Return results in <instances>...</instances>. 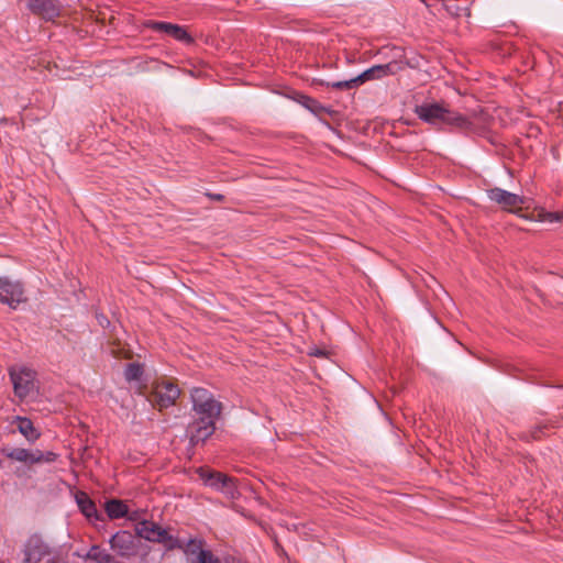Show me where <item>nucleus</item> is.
<instances>
[{
    "mask_svg": "<svg viewBox=\"0 0 563 563\" xmlns=\"http://www.w3.org/2000/svg\"><path fill=\"white\" fill-rule=\"evenodd\" d=\"M488 198L497 203L504 211L518 214L525 219L531 220V217L521 214V211L527 209L529 199L525 196H520L505 189L495 187L487 190Z\"/></svg>",
    "mask_w": 563,
    "mask_h": 563,
    "instance_id": "4",
    "label": "nucleus"
},
{
    "mask_svg": "<svg viewBox=\"0 0 563 563\" xmlns=\"http://www.w3.org/2000/svg\"><path fill=\"white\" fill-rule=\"evenodd\" d=\"M311 355H316V356H323L324 355V352L320 351V350H316L314 352H311L310 353Z\"/></svg>",
    "mask_w": 563,
    "mask_h": 563,
    "instance_id": "28",
    "label": "nucleus"
},
{
    "mask_svg": "<svg viewBox=\"0 0 563 563\" xmlns=\"http://www.w3.org/2000/svg\"><path fill=\"white\" fill-rule=\"evenodd\" d=\"M110 545L112 550L124 558L135 555L137 552L136 538L128 531L115 533L110 540Z\"/></svg>",
    "mask_w": 563,
    "mask_h": 563,
    "instance_id": "10",
    "label": "nucleus"
},
{
    "mask_svg": "<svg viewBox=\"0 0 563 563\" xmlns=\"http://www.w3.org/2000/svg\"><path fill=\"white\" fill-rule=\"evenodd\" d=\"M197 474L205 485L221 492L228 498L235 499L239 497L240 493L235 478L208 467L198 468Z\"/></svg>",
    "mask_w": 563,
    "mask_h": 563,
    "instance_id": "3",
    "label": "nucleus"
},
{
    "mask_svg": "<svg viewBox=\"0 0 563 563\" xmlns=\"http://www.w3.org/2000/svg\"><path fill=\"white\" fill-rule=\"evenodd\" d=\"M114 20V15H111L109 21L112 22Z\"/></svg>",
    "mask_w": 563,
    "mask_h": 563,
    "instance_id": "29",
    "label": "nucleus"
},
{
    "mask_svg": "<svg viewBox=\"0 0 563 563\" xmlns=\"http://www.w3.org/2000/svg\"><path fill=\"white\" fill-rule=\"evenodd\" d=\"M85 559L96 563H118L109 552L98 545H92Z\"/></svg>",
    "mask_w": 563,
    "mask_h": 563,
    "instance_id": "17",
    "label": "nucleus"
},
{
    "mask_svg": "<svg viewBox=\"0 0 563 563\" xmlns=\"http://www.w3.org/2000/svg\"><path fill=\"white\" fill-rule=\"evenodd\" d=\"M106 511L110 518H121L128 514V506L122 500L112 499L106 503Z\"/></svg>",
    "mask_w": 563,
    "mask_h": 563,
    "instance_id": "19",
    "label": "nucleus"
},
{
    "mask_svg": "<svg viewBox=\"0 0 563 563\" xmlns=\"http://www.w3.org/2000/svg\"><path fill=\"white\" fill-rule=\"evenodd\" d=\"M77 499V504L81 510V512L87 517V518H98V515H97V508H96V505L95 503L85 494V493H79L76 497Z\"/></svg>",
    "mask_w": 563,
    "mask_h": 563,
    "instance_id": "18",
    "label": "nucleus"
},
{
    "mask_svg": "<svg viewBox=\"0 0 563 563\" xmlns=\"http://www.w3.org/2000/svg\"><path fill=\"white\" fill-rule=\"evenodd\" d=\"M361 85V81L358 79V76L350 79V80H343V81H335L331 84V87L334 89L343 90V89H353Z\"/></svg>",
    "mask_w": 563,
    "mask_h": 563,
    "instance_id": "21",
    "label": "nucleus"
},
{
    "mask_svg": "<svg viewBox=\"0 0 563 563\" xmlns=\"http://www.w3.org/2000/svg\"><path fill=\"white\" fill-rule=\"evenodd\" d=\"M2 453L9 460L21 462L29 466L41 463H52L57 459V454L51 451H30L23 448L3 449Z\"/></svg>",
    "mask_w": 563,
    "mask_h": 563,
    "instance_id": "7",
    "label": "nucleus"
},
{
    "mask_svg": "<svg viewBox=\"0 0 563 563\" xmlns=\"http://www.w3.org/2000/svg\"><path fill=\"white\" fill-rule=\"evenodd\" d=\"M145 374V365L139 362H131L126 364L123 375L129 384L134 383L135 389L140 395L145 394L146 384L143 382Z\"/></svg>",
    "mask_w": 563,
    "mask_h": 563,
    "instance_id": "14",
    "label": "nucleus"
},
{
    "mask_svg": "<svg viewBox=\"0 0 563 563\" xmlns=\"http://www.w3.org/2000/svg\"><path fill=\"white\" fill-rule=\"evenodd\" d=\"M51 554L48 545L37 536L31 537L24 547V563H40Z\"/></svg>",
    "mask_w": 563,
    "mask_h": 563,
    "instance_id": "11",
    "label": "nucleus"
},
{
    "mask_svg": "<svg viewBox=\"0 0 563 563\" xmlns=\"http://www.w3.org/2000/svg\"><path fill=\"white\" fill-rule=\"evenodd\" d=\"M146 26L154 31L164 32L187 45H192L195 43L194 37L187 32V30L178 24L167 22H148Z\"/></svg>",
    "mask_w": 563,
    "mask_h": 563,
    "instance_id": "12",
    "label": "nucleus"
},
{
    "mask_svg": "<svg viewBox=\"0 0 563 563\" xmlns=\"http://www.w3.org/2000/svg\"><path fill=\"white\" fill-rule=\"evenodd\" d=\"M27 7L46 21H54L60 15V7L56 0H29Z\"/></svg>",
    "mask_w": 563,
    "mask_h": 563,
    "instance_id": "13",
    "label": "nucleus"
},
{
    "mask_svg": "<svg viewBox=\"0 0 563 563\" xmlns=\"http://www.w3.org/2000/svg\"><path fill=\"white\" fill-rule=\"evenodd\" d=\"M110 352L117 358H131V352L121 346L120 343H112Z\"/></svg>",
    "mask_w": 563,
    "mask_h": 563,
    "instance_id": "22",
    "label": "nucleus"
},
{
    "mask_svg": "<svg viewBox=\"0 0 563 563\" xmlns=\"http://www.w3.org/2000/svg\"><path fill=\"white\" fill-rule=\"evenodd\" d=\"M562 219V216L558 212H549L547 213V216L543 218V220H547V221H550V222H553V221H559Z\"/></svg>",
    "mask_w": 563,
    "mask_h": 563,
    "instance_id": "25",
    "label": "nucleus"
},
{
    "mask_svg": "<svg viewBox=\"0 0 563 563\" xmlns=\"http://www.w3.org/2000/svg\"><path fill=\"white\" fill-rule=\"evenodd\" d=\"M419 119L430 124L445 123L459 129H471L474 122L486 124L487 115L483 110L473 111L470 115H462L446 108L443 103H424L417 106L415 110Z\"/></svg>",
    "mask_w": 563,
    "mask_h": 563,
    "instance_id": "2",
    "label": "nucleus"
},
{
    "mask_svg": "<svg viewBox=\"0 0 563 563\" xmlns=\"http://www.w3.org/2000/svg\"><path fill=\"white\" fill-rule=\"evenodd\" d=\"M10 378L13 385L14 395L20 399L25 398L35 394L36 386V373L26 367H13L10 369Z\"/></svg>",
    "mask_w": 563,
    "mask_h": 563,
    "instance_id": "5",
    "label": "nucleus"
},
{
    "mask_svg": "<svg viewBox=\"0 0 563 563\" xmlns=\"http://www.w3.org/2000/svg\"><path fill=\"white\" fill-rule=\"evenodd\" d=\"M136 534L140 538L152 542H162L167 537V532L158 525L152 521H142L135 527Z\"/></svg>",
    "mask_w": 563,
    "mask_h": 563,
    "instance_id": "15",
    "label": "nucleus"
},
{
    "mask_svg": "<svg viewBox=\"0 0 563 563\" xmlns=\"http://www.w3.org/2000/svg\"><path fill=\"white\" fill-rule=\"evenodd\" d=\"M303 106L314 113H319L324 110L318 101L311 98H305Z\"/></svg>",
    "mask_w": 563,
    "mask_h": 563,
    "instance_id": "23",
    "label": "nucleus"
},
{
    "mask_svg": "<svg viewBox=\"0 0 563 563\" xmlns=\"http://www.w3.org/2000/svg\"><path fill=\"white\" fill-rule=\"evenodd\" d=\"M190 398L192 421L187 426V435L192 444H197L205 442L213 434L223 405L210 390L203 387L192 388Z\"/></svg>",
    "mask_w": 563,
    "mask_h": 563,
    "instance_id": "1",
    "label": "nucleus"
},
{
    "mask_svg": "<svg viewBox=\"0 0 563 563\" xmlns=\"http://www.w3.org/2000/svg\"><path fill=\"white\" fill-rule=\"evenodd\" d=\"M206 196L211 199V200H214V201H223L224 200V196L221 195V194H212V192H206Z\"/></svg>",
    "mask_w": 563,
    "mask_h": 563,
    "instance_id": "26",
    "label": "nucleus"
},
{
    "mask_svg": "<svg viewBox=\"0 0 563 563\" xmlns=\"http://www.w3.org/2000/svg\"><path fill=\"white\" fill-rule=\"evenodd\" d=\"M197 563H221V562L211 551L208 550L206 553H201V558L197 561Z\"/></svg>",
    "mask_w": 563,
    "mask_h": 563,
    "instance_id": "24",
    "label": "nucleus"
},
{
    "mask_svg": "<svg viewBox=\"0 0 563 563\" xmlns=\"http://www.w3.org/2000/svg\"><path fill=\"white\" fill-rule=\"evenodd\" d=\"M404 69H405V65L402 62L393 60L390 63L383 64V65H375V66L366 69L361 75H358V79L362 85L369 80H378V79H382L387 76H394Z\"/></svg>",
    "mask_w": 563,
    "mask_h": 563,
    "instance_id": "9",
    "label": "nucleus"
},
{
    "mask_svg": "<svg viewBox=\"0 0 563 563\" xmlns=\"http://www.w3.org/2000/svg\"><path fill=\"white\" fill-rule=\"evenodd\" d=\"M180 395V389L172 382L163 380L153 385L147 400L158 410L166 409L175 405Z\"/></svg>",
    "mask_w": 563,
    "mask_h": 563,
    "instance_id": "6",
    "label": "nucleus"
},
{
    "mask_svg": "<svg viewBox=\"0 0 563 563\" xmlns=\"http://www.w3.org/2000/svg\"><path fill=\"white\" fill-rule=\"evenodd\" d=\"M13 422L16 423L18 430L27 441L34 442L41 437V433L29 418L16 416Z\"/></svg>",
    "mask_w": 563,
    "mask_h": 563,
    "instance_id": "16",
    "label": "nucleus"
},
{
    "mask_svg": "<svg viewBox=\"0 0 563 563\" xmlns=\"http://www.w3.org/2000/svg\"><path fill=\"white\" fill-rule=\"evenodd\" d=\"M46 563H64V562L58 558H53V559H49Z\"/></svg>",
    "mask_w": 563,
    "mask_h": 563,
    "instance_id": "27",
    "label": "nucleus"
},
{
    "mask_svg": "<svg viewBox=\"0 0 563 563\" xmlns=\"http://www.w3.org/2000/svg\"><path fill=\"white\" fill-rule=\"evenodd\" d=\"M24 301L26 297L22 284L8 277H0V302L15 309Z\"/></svg>",
    "mask_w": 563,
    "mask_h": 563,
    "instance_id": "8",
    "label": "nucleus"
},
{
    "mask_svg": "<svg viewBox=\"0 0 563 563\" xmlns=\"http://www.w3.org/2000/svg\"><path fill=\"white\" fill-rule=\"evenodd\" d=\"M208 550L202 548L200 540H190L185 548V552L189 555H196L197 561L201 558V553H206Z\"/></svg>",
    "mask_w": 563,
    "mask_h": 563,
    "instance_id": "20",
    "label": "nucleus"
}]
</instances>
